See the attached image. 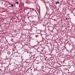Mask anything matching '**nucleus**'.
I'll use <instances>...</instances> for the list:
<instances>
[{
    "label": "nucleus",
    "instance_id": "obj_3",
    "mask_svg": "<svg viewBox=\"0 0 75 75\" xmlns=\"http://www.w3.org/2000/svg\"><path fill=\"white\" fill-rule=\"evenodd\" d=\"M59 4V2H57L56 3V4Z\"/></svg>",
    "mask_w": 75,
    "mask_h": 75
},
{
    "label": "nucleus",
    "instance_id": "obj_9",
    "mask_svg": "<svg viewBox=\"0 0 75 75\" xmlns=\"http://www.w3.org/2000/svg\"><path fill=\"white\" fill-rule=\"evenodd\" d=\"M38 42V41H37Z\"/></svg>",
    "mask_w": 75,
    "mask_h": 75
},
{
    "label": "nucleus",
    "instance_id": "obj_10",
    "mask_svg": "<svg viewBox=\"0 0 75 75\" xmlns=\"http://www.w3.org/2000/svg\"><path fill=\"white\" fill-rule=\"evenodd\" d=\"M34 55H33V57H34Z\"/></svg>",
    "mask_w": 75,
    "mask_h": 75
},
{
    "label": "nucleus",
    "instance_id": "obj_7",
    "mask_svg": "<svg viewBox=\"0 0 75 75\" xmlns=\"http://www.w3.org/2000/svg\"><path fill=\"white\" fill-rule=\"evenodd\" d=\"M66 20H68V18H66Z\"/></svg>",
    "mask_w": 75,
    "mask_h": 75
},
{
    "label": "nucleus",
    "instance_id": "obj_6",
    "mask_svg": "<svg viewBox=\"0 0 75 75\" xmlns=\"http://www.w3.org/2000/svg\"><path fill=\"white\" fill-rule=\"evenodd\" d=\"M14 6H13V4H11V7H13Z\"/></svg>",
    "mask_w": 75,
    "mask_h": 75
},
{
    "label": "nucleus",
    "instance_id": "obj_1",
    "mask_svg": "<svg viewBox=\"0 0 75 75\" xmlns=\"http://www.w3.org/2000/svg\"><path fill=\"white\" fill-rule=\"evenodd\" d=\"M29 56H30V57H32V56H33L31 53H30L29 54Z\"/></svg>",
    "mask_w": 75,
    "mask_h": 75
},
{
    "label": "nucleus",
    "instance_id": "obj_4",
    "mask_svg": "<svg viewBox=\"0 0 75 75\" xmlns=\"http://www.w3.org/2000/svg\"><path fill=\"white\" fill-rule=\"evenodd\" d=\"M16 4H19V3H18V2H17L16 3Z\"/></svg>",
    "mask_w": 75,
    "mask_h": 75
},
{
    "label": "nucleus",
    "instance_id": "obj_8",
    "mask_svg": "<svg viewBox=\"0 0 75 75\" xmlns=\"http://www.w3.org/2000/svg\"><path fill=\"white\" fill-rule=\"evenodd\" d=\"M60 55H62V54H60Z\"/></svg>",
    "mask_w": 75,
    "mask_h": 75
},
{
    "label": "nucleus",
    "instance_id": "obj_2",
    "mask_svg": "<svg viewBox=\"0 0 75 75\" xmlns=\"http://www.w3.org/2000/svg\"><path fill=\"white\" fill-rule=\"evenodd\" d=\"M10 51H9V52H7V54H8V55H10Z\"/></svg>",
    "mask_w": 75,
    "mask_h": 75
},
{
    "label": "nucleus",
    "instance_id": "obj_5",
    "mask_svg": "<svg viewBox=\"0 0 75 75\" xmlns=\"http://www.w3.org/2000/svg\"><path fill=\"white\" fill-rule=\"evenodd\" d=\"M35 36L36 37H38V35H35Z\"/></svg>",
    "mask_w": 75,
    "mask_h": 75
}]
</instances>
